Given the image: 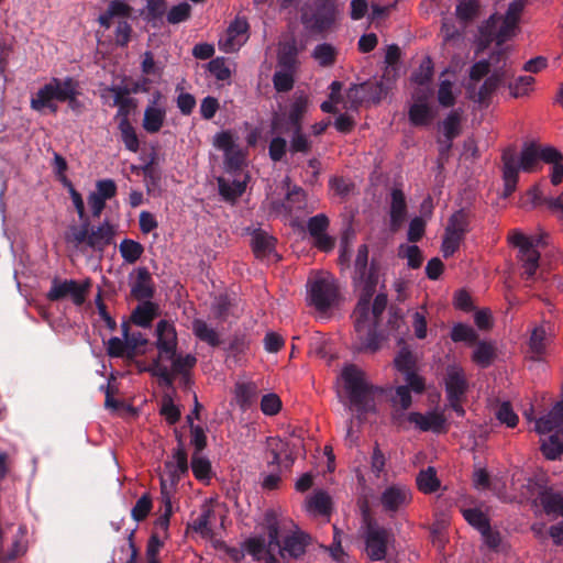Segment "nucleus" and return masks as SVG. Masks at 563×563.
<instances>
[{"label": "nucleus", "mask_w": 563, "mask_h": 563, "mask_svg": "<svg viewBox=\"0 0 563 563\" xmlns=\"http://www.w3.org/2000/svg\"><path fill=\"white\" fill-rule=\"evenodd\" d=\"M156 333L158 356L152 361L145 371L152 376L158 377L161 385L167 388L173 387L175 375H181L184 383L188 384V373L197 363L196 356L177 354L176 330L168 321H158Z\"/></svg>", "instance_id": "1"}, {"label": "nucleus", "mask_w": 563, "mask_h": 563, "mask_svg": "<svg viewBox=\"0 0 563 563\" xmlns=\"http://www.w3.org/2000/svg\"><path fill=\"white\" fill-rule=\"evenodd\" d=\"M261 527L268 536V548L277 549L283 560L302 558L312 542L310 534L274 509H267L264 512Z\"/></svg>", "instance_id": "2"}, {"label": "nucleus", "mask_w": 563, "mask_h": 563, "mask_svg": "<svg viewBox=\"0 0 563 563\" xmlns=\"http://www.w3.org/2000/svg\"><path fill=\"white\" fill-rule=\"evenodd\" d=\"M379 271L380 265L375 258L368 262V246L361 244L354 260L352 274L353 286L360 291L358 301L353 311L357 330L364 329L368 321L369 301L376 292Z\"/></svg>", "instance_id": "3"}, {"label": "nucleus", "mask_w": 563, "mask_h": 563, "mask_svg": "<svg viewBox=\"0 0 563 563\" xmlns=\"http://www.w3.org/2000/svg\"><path fill=\"white\" fill-rule=\"evenodd\" d=\"M114 235L115 229L110 222L104 221L99 225H91L87 220L82 221L80 225H70L65 240L82 253L90 250L99 258H102L107 247L113 244Z\"/></svg>", "instance_id": "4"}, {"label": "nucleus", "mask_w": 563, "mask_h": 563, "mask_svg": "<svg viewBox=\"0 0 563 563\" xmlns=\"http://www.w3.org/2000/svg\"><path fill=\"white\" fill-rule=\"evenodd\" d=\"M341 378L350 405L358 417L375 410V395L382 393L383 389L368 383L362 369L354 364L346 365L342 369Z\"/></svg>", "instance_id": "5"}, {"label": "nucleus", "mask_w": 563, "mask_h": 563, "mask_svg": "<svg viewBox=\"0 0 563 563\" xmlns=\"http://www.w3.org/2000/svg\"><path fill=\"white\" fill-rule=\"evenodd\" d=\"M362 510V539L364 551L371 561H383L386 559L389 545L394 542L393 530L382 526L369 512L368 506L364 504Z\"/></svg>", "instance_id": "6"}, {"label": "nucleus", "mask_w": 563, "mask_h": 563, "mask_svg": "<svg viewBox=\"0 0 563 563\" xmlns=\"http://www.w3.org/2000/svg\"><path fill=\"white\" fill-rule=\"evenodd\" d=\"M339 14L335 0H313L312 3H305L301 8L300 21L309 32L322 34L336 24Z\"/></svg>", "instance_id": "7"}, {"label": "nucleus", "mask_w": 563, "mask_h": 563, "mask_svg": "<svg viewBox=\"0 0 563 563\" xmlns=\"http://www.w3.org/2000/svg\"><path fill=\"white\" fill-rule=\"evenodd\" d=\"M133 8L124 0H112L107 10L98 18L99 24L104 29H110L112 19L119 18L114 34L115 43L120 47L128 46L133 32L131 24L126 21L132 15Z\"/></svg>", "instance_id": "8"}, {"label": "nucleus", "mask_w": 563, "mask_h": 563, "mask_svg": "<svg viewBox=\"0 0 563 563\" xmlns=\"http://www.w3.org/2000/svg\"><path fill=\"white\" fill-rule=\"evenodd\" d=\"M509 242L519 249V261L521 262V276L527 282L534 280L537 271L539 268L540 253L537 250L542 242L541 238L532 241L521 232L514 231L509 235Z\"/></svg>", "instance_id": "9"}, {"label": "nucleus", "mask_w": 563, "mask_h": 563, "mask_svg": "<svg viewBox=\"0 0 563 563\" xmlns=\"http://www.w3.org/2000/svg\"><path fill=\"white\" fill-rule=\"evenodd\" d=\"M90 287L91 280L89 278L79 283L75 279L54 277L51 283V288L46 294V299L52 302L70 299L75 306H82Z\"/></svg>", "instance_id": "10"}, {"label": "nucleus", "mask_w": 563, "mask_h": 563, "mask_svg": "<svg viewBox=\"0 0 563 563\" xmlns=\"http://www.w3.org/2000/svg\"><path fill=\"white\" fill-rule=\"evenodd\" d=\"M309 98L303 93H296L287 110L280 114H276L272 121L274 132H287L288 129L297 130L303 126V118L308 112Z\"/></svg>", "instance_id": "11"}, {"label": "nucleus", "mask_w": 563, "mask_h": 563, "mask_svg": "<svg viewBox=\"0 0 563 563\" xmlns=\"http://www.w3.org/2000/svg\"><path fill=\"white\" fill-rule=\"evenodd\" d=\"M387 95V87L383 81L368 80L358 85H352L346 91L347 102L351 109L361 106L377 104Z\"/></svg>", "instance_id": "12"}, {"label": "nucleus", "mask_w": 563, "mask_h": 563, "mask_svg": "<svg viewBox=\"0 0 563 563\" xmlns=\"http://www.w3.org/2000/svg\"><path fill=\"white\" fill-rule=\"evenodd\" d=\"M339 287L331 277L314 279L309 287L310 303L320 312H325L339 301Z\"/></svg>", "instance_id": "13"}, {"label": "nucleus", "mask_w": 563, "mask_h": 563, "mask_svg": "<svg viewBox=\"0 0 563 563\" xmlns=\"http://www.w3.org/2000/svg\"><path fill=\"white\" fill-rule=\"evenodd\" d=\"M516 27L515 24H509L505 20H503L500 26L497 27L495 15L490 16L486 24L479 27L476 54L483 53L493 42H495L497 46H503L512 35Z\"/></svg>", "instance_id": "14"}, {"label": "nucleus", "mask_w": 563, "mask_h": 563, "mask_svg": "<svg viewBox=\"0 0 563 563\" xmlns=\"http://www.w3.org/2000/svg\"><path fill=\"white\" fill-rule=\"evenodd\" d=\"M64 79L52 78L49 82L41 87L30 100V107L36 112L48 109L52 113L58 110L55 101L62 100Z\"/></svg>", "instance_id": "15"}, {"label": "nucleus", "mask_w": 563, "mask_h": 563, "mask_svg": "<svg viewBox=\"0 0 563 563\" xmlns=\"http://www.w3.org/2000/svg\"><path fill=\"white\" fill-rule=\"evenodd\" d=\"M412 501V494L410 489L400 484H393L387 486L380 494L379 503L383 511L389 517L394 516L405 508H407Z\"/></svg>", "instance_id": "16"}, {"label": "nucleus", "mask_w": 563, "mask_h": 563, "mask_svg": "<svg viewBox=\"0 0 563 563\" xmlns=\"http://www.w3.org/2000/svg\"><path fill=\"white\" fill-rule=\"evenodd\" d=\"M504 198L511 196L519 179L518 153L515 147H507L501 154Z\"/></svg>", "instance_id": "17"}, {"label": "nucleus", "mask_w": 563, "mask_h": 563, "mask_svg": "<svg viewBox=\"0 0 563 563\" xmlns=\"http://www.w3.org/2000/svg\"><path fill=\"white\" fill-rule=\"evenodd\" d=\"M468 384L464 371L459 366H449L445 376L448 399L464 398Z\"/></svg>", "instance_id": "18"}, {"label": "nucleus", "mask_w": 563, "mask_h": 563, "mask_svg": "<svg viewBox=\"0 0 563 563\" xmlns=\"http://www.w3.org/2000/svg\"><path fill=\"white\" fill-rule=\"evenodd\" d=\"M534 429L540 434L556 430L563 437V400L558 401L545 416L540 417Z\"/></svg>", "instance_id": "19"}, {"label": "nucleus", "mask_w": 563, "mask_h": 563, "mask_svg": "<svg viewBox=\"0 0 563 563\" xmlns=\"http://www.w3.org/2000/svg\"><path fill=\"white\" fill-rule=\"evenodd\" d=\"M390 230L397 232L404 224L407 217V202L401 189L394 188L390 194Z\"/></svg>", "instance_id": "20"}, {"label": "nucleus", "mask_w": 563, "mask_h": 563, "mask_svg": "<svg viewBox=\"0 0 563 563\" xmlns=\"http://www.w3.org/2000/svg\"><path fill=\"white\" fill-rule=\"evenodd\" d=\"M155 288L151 273L146 267H139L136 279L131 286V296L136 300L147 301L154 297Z\"/></svg>", "instance_id": "21"}, {"label": "nucleus", "mask_w": 563, "mask_h": 563, "mask_svg": "<svg viewBox=\"0 0 563 563\" xmlns=\"http://www.w3.org/2000/svg\"><path fill=\"white\" fill-rule=\"evenodd\" d=\"M408 421L416 424L421 431H433L442 433L445 431V418L438 412H428L427 415L420 412H410L407 417Z\"/></svg>", "instance_id": "22"}, {"label": "nucleus", "mask_w": 563, "mask_h": 563, "mask_svg": "<svg viewBox=\"0 0 563 563\" xmlns=\"http://www.w3.org/2000/svg\"><path fill=\"white\" fill-rule=\"evenodd\" d=\"M108 90L114 95L113 106L118 107L115 118L129 119L131 111L136 108V100L129 97L128 86H111Z\"/></svg>", "instance_id": "23"}, {"label": "nucleus", "mask_w": 563, "mask_h": 563, "mask_svg": "<svg viewBox=\"0 0 563 563\" xmlns=\"http://www.w3.org/2000/svg\"><path fill=\"white\" fill-rule=\"evenodd\" d=\"M258 388L253 382L236 383L234 386V399L240 409L245 412L257 401Z\"/></svg>", "instance_id": "24"}, {"label": "nucleus", "mask_w": 563, "mask_h": 563, "mask_svg": "<svg viewBox=\"0 0 563 563\" xmlns=\"http://www.w3.org/2000/svg\"><path fill=\"white\" fill-rule=\"evenodd\" d=\"M509 77L508 70L503 67L496 68L490 76H488L477 92V102H486L492 95L504 85L505 80Z\"/></svg>", "instance_id": "25"}, {"label": "nucleus", "mask_w": 563, "mask_h": 563, "mask_svg": "<svg viewBox=\"0 0 563 563\" xmlns=\"http://www.w3.org/2000/svg\"><path fill=\"white\" fill-rule=\"evenodd\" d=\"M470 224L471 213L465 209H460L449 218L444 232L464 240L465 235L471 231Z\"/></svg>", "instance_id": "26"}, {"label": "nucleus", "mask_w": 563, "mask_h": 563, "mask_svg": "<svg viewBox=\"0 0 563 563\" xmlns=\"http://www.w3.org/2000/svg\"><path fill=\"white\" fill-rule=\"evenodd\" d=\"M379 323H373L372 319L368 317V321L366 327L362 330H357L354 325L355 332L357 333L360 340V350L361 351H369L372 353L376 352L380 346V336L377 333V328Z\"/></svg>", "instance_id": "27"}, {"label": "nucleus", "mask_w": 563, "mask_h": 563, "mask_svg": "<svg viewBox=\"0 0 563 563\" xmlns=\"http://www.w3.org/2000/svg\"><path fill=\"white\" fill-rule=\"evenodd\" d=\"M166 120V108L165 107H152L146 106L144 110L142 126L150 133H157L164 125Z\"/></svg>", "instance_id": "28"}, {"label": "nucleus", "mask_w": 563, "mask_h": 563, "mask_svg": "<svg viewBox=\"0 0 563 563\" xmlns=\"http://www.w3.org/2000/svg\"><path fill=\"white\" fill-rule=\"evenodd\" d=\"M276 239L263 230H255L252 236V249L257 258L269 256L275 251Z\"/></svg>", "instance_id": "29"}, {"label": "nucleus", "mask_w": 563, "mask_h": 563, "mask_svg": "<svg viewBox=\"0 0 563 563\" xmlns=\"http://www.w3.org/2000/svg\"><path fill=\"white\" fill-rule=\"evenodd\" d=\"M78 81L71 77L64 78V87L60 102H67L68 108L75 113H81L84 103L78 99Z\"/></svg>", "instance_id": "30"}, {"label": "nucleus", "mask_w": 563, "mask_h": 563, "mask_svg": "<svg viewBox=\"0 0 563 563\" xmlns=\"http://www.w3.org/2000/svg\"><path fill=\"white\" fill-rule=\"evenodd\" d=\"M278 134H286L290 136L289 151L291 154L302 153L307 154L311 151L312 142L309 136L303 133V126L288 129L287 132H277Z\"/></svg>", "instance_id": "31"}, {"label": "nucleus", "mask_w": 563, "mask_h": 563, "mask_svg": "<svg viewBox=\"0 0 563 563\" xmlns=\"http://www.w3.org/2000/svg\"><path fill=\"white\" fill-rule=\"evenodd\" d=\"M219 194L228 202H235L245 191L246 183L242 180H225L223 177L217 179Z\"/></svg>", "instance_id": "32"}, {"label": "nucleus", "mask_w": 563, "mask_h": 563, "mask_svg": "<svg viewBox=\"0 0 563 563\" xmlns=\"http://www.w3.org/2000/svg\"><path fill=\"white\" fill-rule=\"evenodd\" d=\"M249 31V23L245 19L236 18L228 27L227 38L220 41V46L225 52H233L236 49V37L246 34Z\"/></svg>", "instance_id": "33"}, {"label": "nucleus", "mask_w": 563, "mask_h": 563, "mask_svg": "<svg viewBox=\"0 0 563 563\" xmlns=\"http://www.w3.org/2000/svg\"><path fill=\"white\" fill-rule=\"evenodd\" d=\"M192 332L197 339L209 344L212 347H218L221 344L218 332L208 325L205 320L195 319L192 321Z\"/></svg>", "instance_id": "34"}, {"label": "nucleus", "mask_w": 563, "mask_h": 563, "mask_svg": "<svg viewBox=\"0 0 563 563\" xmlns=\"http://www.w3.org/2000/svg\"><path fill=\"white\" fill-rule=\"evenodd\" d=\"M298 48L295 41L280 44L277 54L278 67L285 70H295L297 65Z\"/></svg>", "instance_id": "35"}, {"label": "nucleus", "mask_w": 563, "mask_h": 563, "mask_svg": "<svg viewBox=\"0 0 563 563\" xmlns=\"http://www.w3.org/2000/svg\"><path fill=\"white\" fill-rule=\"evenodd\" d=\"M156 317V306L147 300L139 305L131 314V321L142 328H148Z\"/></svg>", "instance_id": "36"}, {"label": "nucleus", "mask_w": 563, "mask_h": 563, "mask_svg": "<svg viewBox=\"0 0 563 563\" xmlns=\"http://www.w3.org/2000/svg\"><path fill=\"white\" fill-rule=\"evenodd\" d=\"M434 118V112L430 104L412 103L408 111L409 122L415 126H426Z\"/></svg>", "instance_id": "37"}, {"label": "nucleus", "mask_w": 563, "mask_h": 563, "mask_svg": "<svg viewBox=\"0 0 563 563\" xmlns=\"http://www.w3.org/2000/svg\"><path fill=\"white\" fill-rule=\"evenodd\" d=\"M306 192L302 188L295 186L287 192L282 207L289 216H291L295 211H302L306 208Z\"/></svg>", "instance_id": "38"}, {"label": "nucleus", "mask_w": 563, "mask_h": 563, "mask_svg": "<svg viewBox=\"0 0 563 563\" xmlns=\"http://www.w3.org/2000/svg\"><path fill=\"white\" fill-rule=\"evenodd\" d=\"M417 486L423 494H432L440 488V481L434 467L429 466L417 475Z\"/></svg>", "instance_id": "39"}, {"label": "nucleus", "mask_w": 563, "mask_h": 563, "mask_svg": "<svg viewBox=\"0 0 563 563\" xmlns=\"http://www.w3.org/2000/svg\"><path fill=\"white\" fill-rule=\"evenodd\" d=\"M476 347L472 355V361L478 366L488 367L496 357L495 346L486 341L476 342Z\"/></svg>", "instance_id": "40"}, {"label": "nucleus", "mask_w": 563, "mask_h": 563, "mask_svg": "<svg viewBox=\"0 0 563 563\" xmlns=\"http://www.w3.org/2000/svg\"><path fill=\"white\" fill-rule=\"evenodd\" d=\"M539 159V146L534 143L526 144L518 156L519 170L533 172Z\"/></svg>", "instance_id": "41"}, {"label": "nucleus", "mask_w": 563, "mask_h": 563, "mask_svg": "<svg viewBox=\"0 0 563 563\" xmlns=\"http://www.w3.org/2000/svg\"><path fill=\"white\" fill-rule=\"evenodd\" d=\"M551 197H544L540 186L534 185L530 189L526 191V194L520 199V207L525 209H534L540 206H547L549 208V200H552Z\"/></svg>", "instance_id": "42"}, {"label": "nucleus", "mask_w": 563, "mask_h": 563, "mask_svg": "<svg viewBox=\"0 0 563 563\" xmlns=\"http://www.w3.org/2000/svg\"><path fill=\"white\" fill-rule=\"evenodd\" d=\"M118 128L125 148L130 152L136 153L140 148V141L130 119L120 120Z\"/></svg>", "instance_id": "43"}, {"label": "nucleus", "mask_w": 563, "mask_h": 563, "mask_svg": "<svg viewBox=\"0 0 563 563\" xmlns=\"http://www.w3.org/2000/svg\"><path fill=\"white\" fill-rule=\"evenodd\" d=\"M450 338L455 343L464 342L472 345L477 342L478 334L471 325L459 322L452 327Z\"/></svg>", "instance_id": "44"}, {"label": "nucleus", "mask_w": 563, "mask_h": 563, "mask_svg": "<svg viewBox=\"0 0 563 563\" xmlns=\"http://www.w3.org/2000/svg\"><path fill=\"white\" fill-rule=\"evenodd\" d=\"M540 504L547 515L563 514V497L550 490H543L539 495Z\"/></svg>", "instance_id": "45"}, {"label": "nucleus", "mask_w": 563, "mask_h": 563, "mask_svg": "<svg viewBox=\"0 0 563 563\" xmlns=\"http://www.w3.org/2000/svg\"><path fill=\"white\" fill-rule=\"evenodd\" d=\"M336 48L329 43L318 44L312 52V57L322 67L332 66L336 60Z\"/></svg>", "instance_id": "46"}, {"label": "nucleus", "mask_w": 563, "mask_h": 563, "mask_svg": "<svg viewBox=\"0 0 563 563\" xmlns=\"http://www.w3.org/2000/svg\"><path fill=\"white\" fill-rule=\"evenodd\" d=\"M119 250L122 258L129 264H134L144 252L143 245L131 239H124L120 243Z\"/></svg>", "instance_id": "47"}, {"label": "nucleus", "mask_w": 563, "mask_h": 563, "mask_svg": "<svg viewBox=\"0 0 563 563\" xmlns=\"http://www.w3.org/2000/svg\"><path fill=\"white\" fill-rule=\"evenodd\" d=\"M466 522L481 533L490 526L489 518L478 508L462 509Z\"/></svg>", "instance_id": "48"}, {"label": "nucleus", "mask_w": 563, "mask_h": 563, "mask_svg": "<svg viewBox=\"0 0 563 563\" xmlns=\"http://www.w3.org/2000/svg\"><path fill=\"white\" fill-rule=\"evenodd\" d=\"M153 508V500L150 493H144L131 509V517L134 521L141 522L147 518Z\"/></svg>", "instance_id": "49"}, {"label": "nucleus", "mask_w": 563, "mask_h": 563, "mask_svg": "<svg viewBox=\"0 0 563 563\" xmlns=\"http://www.w3.org/2000/svg\"><path fill=\"white\" fill-rule=\"evenodd\" d=\"M461 114L457 110H454L448 114L442 122L443 135L448 142H452L460 135L461 129Z\"/></svg>", "instance_id": "50"}, {"label": "nucleus", "mask_w": 563, "mask_h": 563, "mask_svg": "<svg viewBox=\"0 0 563 563\" xmlns=\"http://www.w3.org/2000/svg\"><path fill=\"white\" fill-rule=\"evenodd\" d=\"M432 76L433 62L431 57L427 56L421 60L419 68L411 74V81L419 86H424L432 79Z\"/></svg>", "instance_id": "51"}, {"label": "nucleus", "mask_w": 563, "mask_h": 563, "mask_svg": "<svg viewBox=\"0 0 563 563\" xmlns=\"http://www.w3.org/2000/svg\"><path fill=\"white\" fill-rule=\"evenodd\" d=\"M560 435V433L552 434L541 444V451L548 460L554 461L563 454V441Z\"/></svg>", "instance_id": "52"}, {"label": "nucleus", "mask_w": 563, "mask_h": 563, "mask_svg": "<svg viewBox=\"0 0 563 563\" xmlns=\"http://www.w3.org/2000/svg\"><path fill=\"white\" fill-rule=\"evenodd\" d=\"M244 548L255 560H261V555L268 551V538L266 539L264 536L251 537L245 540Z\"/></svg>", "instance_id": "53"}, {"label": "nucleus", "mask_w": 563, "mask_h": 563, "mask_svg": "<svg viewBox=\"0 0 563 563\" xmlns=\"http://www.w3.org/2000/svg\"><path fill=\"white\" fill-rule=\"evenodd\" d=\"M295 70H277L273 76V85L277 92H288L294 88Z\"/></svg>", "instance_id": "54"}, {"label": "nucleus", "mask_w": 563, "mask_h": 563, "mask_svg": "<svg viewBox=\"0 0 563 563\" xmlns=\"http://www.w3.org/2000/svg\"><path fill=\"white\" fill-rule=\"evenodd\" d=\"M287 443L278 438L267 439V452L269 454L268 465L279 466L282 462V453L286 451Z\"/></svg>", "instance_id": "55"}, {"label": "nucleus", "mask_w": 563, "mask_h": 563, "mask_svg": "<svg viewBox=\"0 0 563 563\" xmlns=\"http://www.w3.org/2000/svg\"><path fill=\"white\" fill-rule=\"evenodd\" d=\"M245 163V154L243 151L239 147V145L224 153V165L225 169L230 173H238L242 169L243 165Z\"/></svg>", "instance_id": "56"}, {"label": "nucleus", "mask_w": 563, "mask_h": 563, "mask_svg": "<svg viewBox=\"0 0 563 563\" xmlns=\"http://www.w3.org/2000/svg\"><path fill=\"white\" fill-rule=\"evenodd\" d=\"M191 471L198 481L210 478L211 463L208 459L194 454L191 457Z\"/></svg>", "instance_id": "57"}, {"label": "nucleus", "mask_w": 563, "mask_h": 563, "mask_svg": "<svg viewBox=\"0 0 563 563\" xmlns=\"http://www.w3.org/2000/svg\"><path fill=\"white\" fill-rule=\"evenodd\" d=\"M214 515V511L206 507L202 509L201 514L192 521L190 527L194 531L200 533L201 536H210L212 533L211 528L209 527L210 518Z\"/></svg>", "instance_id": "58"}, {"label": "nucleus", "mask_w": 563, "mask_h": 563, "mask_svg": "<svg viewBox=\"0 0 563 563\" xmlns=\"http://www.w3.org/2000/svg\"><path fill=\"white\" fill-rule=\"evenodd\" d=\"M191 14V7L187 2H181L170 8L167 13V22L169 24H178L187 21Z\"/></svg>", "instance_id": "59"}, {"label": "nucleus", "mask_w": 563, "mask_h": 563, "mask_svg": "<svg viewBox=\"0 0 563 563\" xmlns=\"http://www.w3.org/2000/svg\"><path fill=\"white\" fill-rule=\"evenodd\" d=\"M399 256L407 258L408 266L417 269L422 265L423 256L417 245L400 246Z\"/></svg>", "instance_id": "60"}, {"label": "nucleus", "mask_w": 563, "mask_h": 563, "mask_svg": "<svg viewBox=\"0 0 563 563\" xmlns=\"http://www.w3.org/2000/svg\"><path fill=\"white\" fill-rule=\"evenodd\" d=\"M534 84L532 76H520L515 81L508 84L510 95L515 98L527 95Z\"/></svg>", "instance_id": "61"}, {"label": "nucleus", "mask_w": 563, "mask_h": 563, "mask_svg": "<svg viewBox=\"0 0 563 563\" xmlns=\"http://www.w3.org/2000/svg\"><path fill=\"white\" fill-rule=\"evenodd\" d=\"M547 332L544 328L538 327L536 328L530 336L529 346L531 352L536 356H540L544 353L547 346Z\"/></svg>", "instance_id": "62"}, {"label": "nucleus", "mask_w": 563, "mask_h": 563, "mask_svg": "<svg viewBox=\"0 0 563 563\" xmlns=\"http://www.w3.org/2000/svg\"><path fill=\"white\" fill-rule=\"evenodd\" d=\"M261 410L265 416H276L282 410V400L278 395L271 393L262 397Z\"/></svg>", "instance_id": "63"}, {"label": "nucleus", "mask_w": 563, "mask_h": 563, "mask_svg": "<svg viewBox=\"0 0 563 563\" xmlns=\"http://www.w3.org/2000/svg\"><path fill=\"white\" fill-rule=\"evenodd\" d=\"M497 419L505 423L508 428H515L518 424L519 418L515 413L510 402L504 401L497 409Z\"/></svg>", "instance_id": "64"}]
</instances>
